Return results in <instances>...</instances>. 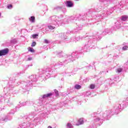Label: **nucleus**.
Here are the masks:
<instances>
[{"mask_svg": "<svg viewBox=\"0 0 128 128\" xmlns=\"http://www.w3.org/2000/svg\"><path fill=\"white\" fill-rule=\"evenodd\" d=\"M8 52H10L8 48L0 50V56H6V54H8Z\"/></svg>", "mask_w": 128, "mask_h": 128, "instance_id": "obj_1", "label": "nucleus"}, {"mask_svg": "<svg viewBox=\"0 0 128 128\" xmlns=\"http://www.w3.org/2000/svg\"><path fill=\"white\" fill-rule=\"evenodd\" d=\"M66 6L68 8H72L74 6V3L72 1H66Z\"/></svg>", "mask_w": 128, "mask_h": 128, "instance_id": "obj_2", "label": "nucleus"}, {"mask_svg": "<svg viewBox=\"0 0 128 128\" xmlns=\"http://www.w3.org/2000/svg\"><path fill=\"white\" fill-rule=\"evenodd\" d=\"M52 96V93L46 94L42 96V98H50V96Z\"/></svg>", "mask_w": 128, "mask_h": 128, "instance_id": "obj_3", "label": "nucleus"}, {"mask_svg": "<svg viewBox=\"0 0 128 128\" xmlns=\"http://www.w3.org/2000/svg\"><path fill=\"white\" fill-rule=\"evenodd\" d=\"M128 16H122V20H123V22H126V20H128Z\"/></svg>", "mask_w": 128, "mask_h": 128, "instance_id": "obj_4", "label": "nucleus"}, {"mask_svg": "<svg viewBox=\"0 0 128 128\" xmlns=\"http://www.w3.org/2000/svg\"><path fill=\"white\" fill-rule=\"evenodd\" d=\"M34 20H36V17L32 16L30 17V22H34Z\"/></svg>", "mask_w": 128, "mask_h": 128, "instance_id": "obj_5", "label": "nucleus"}, {"mask_svg": "<svg viewBox=\"0 0 128 128\" xmlns=\"http://www.w3.org/2000/svg\"><path fill=\"white\" fill-rule=\"evenodd\" d=\"M28 52H34V50L32 48H28Z\"/></svg>", "mask_w": 128, "mask_h": 128, "instance_id": "obj_6", "label": "nucleus"}, {"mask_svg": "<svg viewBox=\"0 0 128 128\" xmlns=\"http://www.w3.org/2000/svg\"><path fill=\"white\" fill-rule=\"evenodd\" d=\"M90 88L91 90H94L96 88V85L94 84H91L90 86Z\"/></svg>", "mask_w": 128, "mask_h": 128, "instance_id": "obj_7", "label": "nucleus"}, {"mask_svg": "<svg viewBox=\"0 0 128 128\" xmlns=\"http://www.w3.org/2000/svg\"><path fill=\"white\" fill-rule=\"evenodd\" d=\"M75 88H76V90H80V88H82V86L79 84H76L75 86Z\"/></svg>", "mask_w": 128, "mask_h": 128, "instance_id": "obj_8", "label": "nucleus"}, {"mask_svg": "<svg viewBox=\"0 0 128 128\" xmlns=\"http://www.w3.org/2000/svg\"><path fill=\"white\" fill-rule=\"evenodd\" d=\"M78 122L79 124H84V120L82 119H80Z\"/></svg>", "mask_w": 128, "mask_h": 128, "instance_id": "obj_9", "label": "nucleus"}, {"mask_svg": "<svg viewBox=\"0 0 128 128\" xmlns=\"http://www.w3.org/2000/svg\"><path fill=\"white\" fill-rule=\"evenodd\" d=\"M128 46H125L122 47V50H128Z\"/></svg>", "mask_w": 128, "mask_h": 128, "instance_id": "obj_10", "label": "nucleus"}, {"mask_svg": "<svg viewBox=\"0 0 128 128\" xmlns=\"http://www.w3.org/2000/svg\"><path fill=\"white\" fill-rule=\"evenodd\" d=\"M117 72L120 74V72H122V68H119L116 69Z\"/></svg>", "mask_w": 128, "mask_h": 128, "instance_id": "obj_11", "label": "nucleus"}, {"mask_svg": "<svg viewBox=\"0 0 128 128\" xmlns=\"http://www.w3.org/2000/svg\"><path fill=\"white\" fill-rule=\"evenodd\" d=\"M67 128H72V125L70 123H68L67 124Z\"/></svg>", "mask_w": 128, "mask_h": 128, "instance_id": "obj_12", "label": "nucleus"}, {"mask_svg": "<svg viewBox=\"0 0 128 128\" xmlns=\"http://www.w3.org/2000/svg\"><path fill=\"white\" fill-rule=\"evenodd\" d=\"M36 36H38V34H34L32 35V38H36Z\"/></svg>", "mask_w": 128, "mask_h": 128, "instance_id": "obj_13", "label": "nucleus"}, {"mask_svg": "<svg viewBox=\"0 0 128 128\" xmlns=\"http://www.w3.org/2000/svg\"><path fill=\"white\" fill-rule=\"evenodd\" d=\"M48 28L49 30H54V28H56V27H54L52 26H48Z\"/></svg>", "mask_w": 128, "mask_h": 128, "instance_id": "obj_14", "label": "nucleus"}, {"mask_svg": "<svg viewBox=\"0 0 128 128\" xmlns=\"http://www.w3.org/2000/svg\"><path fill=\"white\" fill-rule=\"evenodd\" d=\"M36 42H32L31 46L32 48H34V46H36Z\"/></svg>", "mask_w": 128, "mask_h": 128, "instance_id": "obj_15", "label": "nucleus"}, {"mask_svg": "<svg viewBox=\"0 0 128 128\" xmlns=\"http://www.w3.org/2000/svg\"><path fill=\"white\" fill-rule=\"evenodd\" d=\"M8 8H12V5L10 4L7 6Z\"/></svg>", "mask_w": 128, "mask_h": 128, "instance_id": "obj_16", "label": "nucleus"}, {"mask_svg": "<svg viewBox=\"0 0 128 128\" xmlns=\"http://www.w3.org/2000/svg\"><path fill=\"white\" fill-rule=\"evenodd\" d=\"M44 44H48V40H44Z\"/></svg>", "mask_w": 128, "mask_h": 128, "instance_id": "obj_17", "label": "nucleus"}, {"mask_svg": "<svg viewBox=\"0 0 128 128\" xmlns=\"http://www.w3.org/2000/svg\"><path fill=\"white\" fill-rule=\"evenodd\" d=\"M54 92H55L56 94H58V90H55Z\"/></svg>", "mask_w": 128, "mask_h": 128, "instance_id": "obj_18", "label": "nucleus"}, {"mask_svg": "<svg viewBox=\"0 0 128 128\" xmlns=\"http://www.w3.org/2000/svg\"><path fill=\"white\" fill-rule=\"evenodd\" d=\"M28 60H32V58H28Z\"/></svg>", "mask_w": 128, "mask_h": 128, "instance_id": "obj_19", "label": "nucleus"}, {"mask_svg": "<svg viewBox=\"0 0 128 128\" xmlns=\"http://www.w3.org/2000/svg\"><path fill=\"white\" fill-rule=\"evenodd\" d=\"M48 128H52V126H48Z\"/></svg>", "mask_w": 128, "mask_h": 128, "instance_id": "obj_20", "label": "nucleus"}, {"mask_svg": "<svg viewBox=\"0 0 128 128\" xmlns=\"http://www.w3.org/2000/svg\"><path fill=\"white\" fill-rule=\"evenodd\" d=\"M76 126H80V124H76Z\"/></svg>", "mask_w": 128, "mask_h": 128, "instance_id": "obj_21", "label": "nucleus"}, {"mask_svg": "<svg viewBox=\"0 0 128 128\" xmlns=\"http://www.w3.org/2000/svg\"><path fill=\"white\" fill-rule=\"evenodd\" d=\"M0 16H2V14L0 13Z\"/></svg>", "mask_w": 128, "mask_h": 128, "instance_id": "obj_22", "label": "nucleus"}]
</instances>
